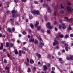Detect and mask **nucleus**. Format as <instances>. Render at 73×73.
Listing matches in <instances>:
<instances>
[{
  "instance_id": "1",
  "label": "nucleus",
  "mask_w": 73,
  "mask_h": 73,
  "mask_svg": "<svg viewBox=\"0 0 73 73\" xmlns=\"http://www.w3.org/2000/svg\"><path fill=\"white\" fill-rule=\"evenodd\" d=\"M43 7H46L48 8V11L49 13H50V12H51L52 11L51 9H50V8L48 7V5L44 3L43 4Z\"/></svg>"
},
{
  "instance_id": "2",
  "label": "nucleus",
  "mask_w": 73,
  "mask_h": 73,
  "mask_svg": "<svg viewBox=\"0 0 73 73\" xmlns=\"http://www.w3.org/2000/svg\"><path fill=\"white\" fill-rule=\"evenodd\" d=\"M31 12L34 15L35 14H36V15H40V12L38 10L31 11Z\"/></svg>"
},
{
  "instance_id": "3",
  "label": "nucleus",
  "mask_w": 73,
  "mask_h": 73,
  "mask_svg": "<svg viewBox=\"0 0 73 73\" xmlns=\"http://www.w3.org/2000/svg\"><path fill=\"white\" fill-rule=\"evenodd\" d=\"M46 27L49 29H52V28L53 27V26H50V23L49 22H48L47 23V25H46Z\"/></svg>"
},
{
  "instance_id": "4",
  "label": "nucleus",
  "mask_w": 73,
  "mask_h": 73,
  "mask_svg": "<svg viewBox=\"0 0 73 73\" xmlns=\"http://www.w3.org/2000/svg\"><path fill=\"white\" fill-rule=\"evenodd\" d=\"M67 11L69 13H72V8L69 6H67L66 7Z\"/></svg>"
},
{
  "instance_id": "5",
  "label": "nucleus",
  "mask_w": 73,
  "mask_h": 73,
  "mask_svg": "<svg viewBox=\"0 0 73 73\" xmlns=\"http://www.w3.org/2000/svg\"><path fill=\"white\" fill-rule=\"evenodd\" d=\"M22 53L23 54H25L26 52H25V51L24 50H23L22 51L21 50H19V56H21Z\"/></svg>"
},
{
  "instance_id": "6",
  "label": "nucleus",
  "mask_w": 73,
  "mask_h": 73,
  "mask_svg": "<svg viewBox=\"0 0 73 73\" xmlns=\"http://www.w3.org/2000/svg\"><path fill=\"white\" fill-rule=\"evenodd\" d=\"M57 9H54V12L53 13V15L54 16H56L57 15Z\"/></svg>"
},
{
  "instance_id": "7",
  "label": "nucleus",
  "mask_w": 73,
  "mask_h": 73,
  "mask_svg": "<svg viewBox=\"0 0 73 73\" xmlns=\"http://www.w3.org/2000/svg\"><path fill=\"white\" fill-rule=\"evenodd\" d=\"M44 45V43L42 42H40L39 45V48H41L42 47V46Z\"/></svg>"
},
{
  "instance_id": "8",
  "label": "nucleus",
  "mask_w": 73,
  "mask_h": 73,
  "mask_svg": "<svg viewBox=\"0 0 73 73\" xmlns=\"http://www.w3.org/2000/svg\"><path fill=\"white\" fill-rule=\"evenodd\" d=\"M64 7H65V5L64 4H62L60 6H59V8L60 9H61V8H64Z\"/></svg>"
},
{
  "instance_id": "9",
  "label": "nucleus",
  "mask_w": 73,
  "mask_h": 73,
  "mask_svg": "<svg viewBox=\"0 0 73 73\" xmlns=\"http://www.w3.org/2000/svg\"><path fill=\"white\" fill-rule=\"evenodd\" d=\"M43 67L44 68V70H45V71H46V70H48V67H47V66H43Z\"/></svg>"
},
{
  "instance_id": "10",
  "label": "nucleus",
  "mask_w": 73,
  "mask_h": 73,
  "mask_svg": "<svg viewBox=\"0 0 73 73\" xmlns=\"http://www.w3.org/2000/svg\"><path fill=\"white\" fill-rule=\"evenodd\" d=\"M58 44V42L57 40H55L54 42L53 43V45L54 46L55 45H56V44Z\"/></svg>"
},
{
  "instance_id": "11",
  "label": "nucleus",
  "mask_w": 73,
  "mask_h": 73,
  "mask_svg": "<svg viewBox=\"0 0 73 73\" xmlns=\"http://www.w3.org/2000/svg\"><path fill=\"white\" fill-rule=\"evenodd\" d=\"M3 43H1L0 46V50H3Z\"/></svg>"
},
{
  "instance_id": "12",
  "label": "nucleus",
  "mask_w": 73,
  "mask_h": 73,
  "mask_svg": "<svg viewBox=\"0 0 73 73\" xmlns=\"http://www.w3.org/2000/svg\"><path fill=\"white\" fill-rule=\"evenodd\" d=\"M39 24V22L38 21H36V23L35 24V27H37V25Z\"/></svg>"
},
{
  "instance_id": "13",
  "label": "nucleus",
  "mask_w": 73,
  "mask_h": 73,
  "mask_svg": "<svg viewBox=\"0 0 73 73\" xmlns=\"http://www.w3.org/2000/svg\"><path fill=\"white\" fill-rule=\"evenodd\" d=\"M34 39H32V38H30L29 40V41L30 42H34Z\"/></svg>"
},
{
  "instance_id": "14",
  "label": "nucleus",
  "mask_w": 73,
  "mask_h": 73,
  "mask_svg": "<svg viewBox=\"0 0 73 73\" xmlns=\"http://www.w3.org/2000/svg\"><path fill=\"white\" fill-rule=\"evenodd\" d=\"M14 51H15V54H17L18 53H19V52L17 51V49H15Z\"/></svg>"
},
{
  "instance_id": "15",
  "label": "nucleus",
  "mask_w": 73,
  "mask_h": 73,
  "mask_svg": "<svg viewBox=\"0 0 73 73\" xmlns=\"http://www.w3.org/2000/svg\"><path fill=\"white\" fill-rule=\"evenodd\" d=\"M30 62L31 64H33L34 63V61L31 59L30 60Z\"/></svg>"
},
{
  "instance_id": "16",
  "label": "nucleus",
  "mask_w": 73,
  "mask_h": 73,
  "mask_svg": "<svg viewBox=\"0 0 73 73\" xmlns=\"http://www.w3.org/2000/svg\"><path fill=\"white\" fill-rule=\"evenodd\" d=\"M36 54L37 56H38V58H40L41 57V55H40V54H38V53H36Z\"/></svg>"
},
{
  "instance_id": "17",
  "label": "nucleus",
  "mask_w": 73,
  "mask_h": 73,
  "mask_svg": "<svg viewBox=\"0 0 73 73\" xmlns=\"http://www.w3.org/2000/svg\"><path fill=\"white\" fill-rule=\"evenodd\" d=\"M30 26L32 29H33L34 28V26H33V25L31 23L30 24Z\"/></svg>"
},
{
  "instance_id": "18",
  "label": "nucleus",
  "mask_w": 73,
  "mask_h": 73,
  "mask_svg": "<svg viewBox=\"0 0 73 73\" xmlns=\"http://www.w3.org/2000/svg\"><path fill=\"white\" fill-rule=\"evenodd\" d=\"M37 30L38 31H40V29H41V26H37Z\"/></svg>"
},
{
  "instance_id": "19",
  "label": "nucleus",
  "mask_w": 73,
  "mask_h": 73,
  "mask_svg": "<svg viewBox=\"0 0 73 73\" xmlns=\"http://www.w3.org/2000/svg\"><path fill=\"white\" fill-rule=\"evenodd\" d=\"M29 18L31 20L33 18V17L31 14H29Z\"/></svg>"
},
{
  "instance_id": "20",
  "label": "nucleus",
  "mask_w": 73,
  "mask_h": 73,
  "mask_svg": "<svg viewBox=\"0 0 73 73\" xmlns=\"http://www.w3.org/2000/svg\"><path fill=\"white\" fill-rule=\"evenodd\" d=\"M9 42H7L6 43V47L7 48H8V46H9Z\"/></svg>"
},
{
  "instance_id": "21",
  "label": "nucleus",
  "mask_w": 73,
  "mask_h": 73,
  "mask_svg": "<svg viewBox=\"0 0 73 73\" xmlns=\"http://www.w3.org/2000/svg\"><path fill=\"white\" fill-rule=\"evenodd\" d=\"M67 5H71V3H70V2L69 1H67Z\"/></svg>"
},
{
  "instance_id": "22",
  "label": "nucleus",
  "mask_w": 73,
  "mask_h": 73,
  "mask_svg": "<svg viewBox=\"0 0 73 73\" xmlns=\"http://www.w3.org/2000/svg\"><path fill=\"white\" fill-rule=\"evenodd\" d=\"M59 37L60 38H63L64 37V35L62 34H60L59 35Z\"/></svg>"
},
{
  "instance_id": "23",
  "label": "nucleus",
  "mask_w": 73,
  "mask_h": 73,
  "mask_svg": "<svg viewBox=\"0 0 73 73\" xmlns=\"http://www.w3.org/2000/svg\"><path fill=\"white\" fill-rule=\"evenodd\" d=\"M34 43L35 44H37L38 43V41L36 39L34 41Z\"/></svg>"
},
{
  "instance_id": "24",
  "label": "nucleus",
  "mask_w": 73,
  "mask_h": 73,
  "mask_svg": "<svg viewBox=\"0 0 73 73\" xmlns=\"http://www.w3.org/2000/svg\"><path fill=\"white\" fill-rule=\"evenodd\" d=\"M70 60H73V56L70 55Z\"/></svg>"
},
{
  "instance_id": "25",
  "label": "nucleus",
  "mask_w": 73,
  "mask_h": 73,
  "mask_svg": "<svg viewBox=\"0 0 73 73\" xmlns=\"http://www.w3.org/2000/svg\"><path fill=\"white\" fill-rule=\"evenodd\" d=\"M31 68H28L27 72L28 73H29V72H31Z\"/></svg>"
},
{
  "instance_id": "26",
  "label": "nucleus",
  "mask_w": 73,
  "mask_h": 73,
  "mask_svg": "<svg viewBox=\"0 0 73 73\" xmlns=\"http://www.w3.org/2000/svg\"><path fill=\"white\" fill-rule=\"evenodd\" d=\"M64 46H65V47H68L69 46L68 44L65 43H64Z\"/></svg>"
},
{
  "instance_id": "27",
  "label": "nucleus",
  "mask_w": 73,
  "mask_h": 73,
  "mask_svg": "<svg viewBox=\"0 0 73 73\" xmlns=\"http://www.w3.org/2000/svg\"><path fill=\"white\" fill-rule=\"evenodd\" d=\"M8 31L9 33L11 32L12 31H11V28H8Z\"/></svg>"
},
{
  "instance_id": "28",
  "label": "nucleus",
  "mask_w": 73,
  "mask_h": 73,
  "mask_svg": "<svg viewBox=\"0 0 73 73\" xmlns=\"http://www.w3.org/2000/svg\"><path fill=\"white\" fill-rule=\"evenodd\" d=\"M25 63L26 65H27V66H28V65H29V62H25Z\"/></svg>"
},
{
  "instance_id": "29",
  "label": "nucleus",
  "mask_w": 73,
  "mask_h": 73,
  "mask_svg": "<svg viewBox=\"0 0 73 73\" xmlns=\"http://www.w3.org/2000/svg\"><path fill=\"white\" fill-rule=\"evenodd\" d=\"M11 29L12 32H15V27H13Z\"/></svg>"
},
{
  "instance_id": "30",
  "label": "nucleus",
  "mask_w": 73,
  "mask_h": 73,
  "mask_svg": "<svg viewBox=\"0 0 73 73\" xmlns=\"http://www.w3.org/2000/svg\"><path fill=\"white\" fill-rule=\"evenodd\" d=\"M67 21H73V19H69L67 20Z\"/></svg>"
},
{
  "instance_id": "31",
  "label": "nucleus",
  "mask_w": 73,
  "mask_h": 73,
  "mask_svg": "<svg viewBox=\"0 0 73 73\" xmlns=\"http://www.w3.org/2000/svg\"><path fill=\"white\" fill-rule=\"evenodd\" d=\"M59 60V61H60V62H61V61H62V58H58Z\"/></svg>"
},
{
  "instance_id": "32",
  "label": "nucleus",
  "mask_w": 73,
  "mask_h": 73,
  "mask_svg": "<svg viewBox=\"0 0 73 73\" xmlns=\"http://www.w3.org/2000/svg\"><path fill=\"white\" fill-rule=\"evenodd\" d=\"M66 59L67 60H68V61H69V60H70V58L69 56H68L66 57Z\"/></svg>"
},
{
  "instance_id": "33",
  "label": "nucleus",
  "mask_w": 73,
  "mask_h": 73,
  "mask_svg": "<svg viewBox=\"0 0 73 73\" xmlns=\"http://www.w3.org/2000/svg\"><path fill=\"white\" fill-rule=\"evenodd\" d=\"M5 69H6V70H9V67H8L6 66L5 68Z\"/></svg>"
},
{
  "instance_id": "34",
  "label": "nucleus",
  "mask_w": 73,
  "mask_h": 73,
  "mask_svg": "<svg viewBox=\"0 0 73 73\" xmlns=\"http://www.w3.org/2000/svg\"><path fill=\"white\" fill-rule=\"evenodd\" d=\"M65 49L67 52L69 51V50H68V47H65Z\"/></svg>"
},
{
  "instance_id": "35",
  "label": "nucleus",
  "mask_w": 73,
  "mask_h": 73,
  "mask_svg": "<svg viewBox=\"0 0 73 73\" xmlns=\"http://www.w3.org/2000/svg\"><path fill=\"white\" fill-rule=\"evenodd\" d=\"M62 29H65V28H66V26L63 25L62 26Z\"/></svg>"
},
{
  "instance_id": "36",
  "label": "nucleus",
  "mask_w": 73,
  "mask_h": 73,
  "mask_svg": "<svg viewBox=\"0 0 73 73\" xmlns=\"http://www.w3.org/2000/svg\"><path fill=\"white\" fill-rule=\"evenodd\" d=\"M47 32L48 34H49L50 33V31L49 30H48L47 31Z\"/></svg>"
},
{
  "instance_id": "37",
  "label": "nucleus",
  "mask_w": 73,
  "mask_h": 73,
  "mask_svg": "<svg viewBox=\"0 0 73 73\" xmlns=\"http://www.w3.org/2000/svg\"><path fill=\"white\" fill-rule=\"evenodd\" d=\"M44 19L45 20H46H46H47V19H48V17H47V16L46 15H45L44 16Z\"/></svg>"
},
{
  "instance_id": "38",
  "label": "nucleus",
  "mask_w": 73,
  "mask_h": 73,
  "mask_svg": "<svg viewBox=\"0 0 73 73\" xmlns=\"http://www.w3.org/2000/svg\"><path fill=\"white\" fill-rule=\"evenodd\" d=\"M12 13H16V11H15V10H13L11 11Z\"/></svg>"
},
{
  "instance_id": "39",
  "label": "nucleus",
  "mask_w": 73,
  "mask_h": 73,
  "mask_svg": "<svg viewBox=\"0 0 73 73\" xmlns=\"http://www.w3.org/2000/svg\"><path fill=\"white\" fill-rule=\"evenodd\" d=\"M68 37V35H66L64 36L65 38H67Z\"/></svg>"
},
{
  "instance_id": "40",
  "label": "nucleus",
  "mask_w": 73,
  "mask_h": 73,
  "mask_svg": "<svg viewBox=\"0 0 73 73\" xmlns=\"http://www.w3.org/2000/svg\"><path fill=\"white\" fill-rule=\"evenodd\" d=\"M16 40L15 39L13 38L11 39V41H13V42H15V41Z\"/></svg>"
},
{
  "instance_id": "41",
  "label": "nucleus",
  "mask_w": 73,
  "mask_h": 73,
  "mask_svg": "<svg viewBox=\"0 0 73 73\" xmlns=\"http://www.w3.org/2000/svg\"><path fill=\"white\" fill-rule=\"evenodd\" d=\"M36 67H35L33 68V71H35V70H36Z\"/></svg>"
},
{
  "instance_id": "42",
  "label": "nucleus",
  "mask_w": 73,
  "mask_h": 73,
  "mask_svg": "<svg viewBox=\"0 0 73 73\" xmlns=\"http://www.w3.org/2000/svg\"><path fill=\"white\" fill-rule=\"evenodd\" d=\"M68 29L69 31H71V30H72V27H71L69 26L68 27Z\"/></svg>"
},
{
  "instance_id": "43",
  "label": "nucleus",
  "mask_w": 73,
  "mask_h": 73,
  "mask_svg": "<svg viewBox=\"0 0 73 73\" xmlns=\"http://www.w3.org/2000/svg\"><path fill=\"white\" fill-rule=\"evenodd\" d=\"M23 35H25L26 34V32L25 31H23L22 32Z\"/></svg>"
},
{
  "instance_id": "44",
  "label": "nucleus",
  "mask_w": 73,
  "mask_h": 73,
  "mask_svg": "<svg viewBox=\"0 0 73 73\" xmlns=\"http://www.w3.org/2000/svg\"><path fill=\"white\" fill-rule=\"evenodd\" d=\"M64 11L62 10L60 11V13L61 14H62H62H64Z\"/></svg>"
},
{
  "instance_id": "45",
  "label": "nucleus",
  "mask_w": 73,
  "mask_h": 73,
  "mask_svg": "<svg viewBox=\"0 0 73 73\" xmlns=\"http://www.w3.org/2000/svg\"><path fill=\"white\" fill-rule=\"evenodd\" d=\"M40 31H41V32H42V33H44V31L43 29H41L40 30Z\"/></svg>"
},
{
  "instance_id": "46",
  "label": "nucleus",
  "mask_w": 73,
  "mask_h": 73,
  "mask_svg": "<svg viewBox=\"0 0 73 73\" xmlns=\"http://www.w3.org/2000/svg\"><path fill=\"white\" fill-rule=\"evenodd\" d=\"M57 24V21H55L54 22V25H56V24Z\"/></svg>"
},
{
  "instance_id": "47",
  "label": "nucleus",
  "mask_w": 73,
  "mask_h": 73,
  "mask_svg": "<svg viewBox=\"0 0 73 73\" xmlns=\"http://www.w3.org/2000/svg\"><path fill=\"white\" fill-rule=\"evenodd\" d=\"M34 3L35 4H38V2L37 1H35Z\"/></svg>"
},
{
  "instance_id": "48",
  "label": "nucleus",
  "mask_w": 73,
  "mask_h": 73,
  "mask_svg": "<svg viewBox=\"0 0 73 73\" xmlns=\"http://www.w3.org/2000/svg\"><path fill=\"white\" fill-rule=\"evenodd\" d=\"M55 69V68H54V67H52V70L53 71V70H54Z\"/></svg>"
},
{
  "instance_id": "49",
  "label": "nucleus",
  "mask_w": 73,
  "mask_h": 73,
  "mask_svg": "<svg viewBox=\"0 0 73 73\" xmlns=\"http://www.w3.org/2000/svg\"><path fill=\"white\" fill-rule=\"evenodd\" d=\"M16 15H15V14H14L12 15V16L13 18L15 17H16Z\"/></svg>"
},
{
  "instance_id": "50",
  "label": "nucleus",
  "mask_w": 73,
  "mask_h": 73,
  "mask_svg": "<svg viewBox=\"0 0 73 73\" xmlns=\"http://www.w3.org/2000/svg\"><path fill=\"white\" fill-rule=\"evenodd\" d=\"M61 43H62V44H64L65 41H62L61 42Z\"/></svg>"
},
{
  "instance_id": "51",
  "label": "nucleus",
  "mask_w": 73,
  "mask_h": 73,
  "mask_svg": "<svg viewBox=\"0 0 73 73\" xmlns=\"http://www.w3.org/2000/svg\"><path fill=\"white\" fill-rule=\"evenodd\" d=\"M11 47H13V46H14V45L12 43H11Z\"/></svg>"
},
{
  "instance_id": "52",
  "label": "nucleus",
  "mask_w": 73,
  "mask_h": 73,
  "mask_svg": "<svg viewBox=\"0 0 73 73\" xmlns=\"http://www.w3.org/2000/svg\"><path fill=\"white\" fill-rule=\"evenodd\" d=\"M4 63H7V61L6 60H4Z\"/></svg>"
},
{
  "instance_id": "53",
  "label": "nucleus",
  "mask_w": 73,
  "mask_h": 73,
  "mask_svg": "<svg viewBox=\"0 0 73 73\" xmlns=\"http://www.w3.org/2000/svg\"><path fill=\"white\" fill-rule=\"evenodd\" d=\"M59 29H61L62 28V26L61 25H59Z\"/></svg>"
},
{
  "instance_id": "54",
  "label": "nucleus",
  "mask_w": 73,
  "mask_h": 73,
  "mask_svg": "<svg viewBox=\"0 0 73 73\" xmlns=\"http://www.w3.org/2000/svg\"><path fill=\"white\" fill-rule=\"evenodd\" d=\"M70 37H73V34H70Z\"/></svg>"
},
{
  "instance_id": "55",
  "label": "nucleus",
  "mask_w": 73,
  "mask_h": 73,
  "mask_svg": "<svg viewBox=\"0 0 73 73\" xmlns=\"http://www.w3.org/2000/svg\"><path fill=\"white\" fill-rule=\"evenodd\" d=\"M58 55L59 56H60L61 55V53L60 52H59L58 54Z\"/></svg>"
},
{
  "instance_id": "56",
  "label": "nucleus",
  "mask_w": 73,
  "mask_h": 73,
  "mask_svg": "<svg viewBox=\"0 0 73 73\" xmlns=\"http://www.w3.org/2000/svg\"><path fill=\"white\" fill-rule=\"evenodd\" d=\"M56 38L58 39H59V38H60V36H59V35H57L56 36Z\"/></svg>"
},
{
  "instance_id": "57",
  "label": "nucleus",
  "mask_w": 73,
  "mask_h": 73,
  "mask_svg": "<svg viewBox=\"0 0 73 73\" xmlns=\"http://www.w3.org/2000/svg\"><path fill=\"white\" fill-rule=\"evenodd\" d=\"M27 0H22V1L23 2H26Z\"/></svg>"
},
{
  "instance_id": "58",
  "label": "nucleus",
  "mask_w": 73,
  "mask_h": 73,
  "mask_svg": "<svg viewBox=\"0 0 73 73\" xmlns=\"http://www.w3.org/2000/svg\"><path fill=\"white\" fill-rule=\"evenodd\" d=\"M5 51H7V50L5 49H3V52H5Z\"/></svg>"
},
{
  "instance_id": "59",
  "label": "nucleus",
  "mask_w": 73,
  "mask_h": 73,
  "mask_svg": "<svg viewBox=\"0 0 73 73\" xmlns=\"http://www.w3.org/2000/svg\"><path fill=\"white\" fill-rule=\"evenodd\" d=\"M28 31H29V33H31V32H32V31H31V30L30 29H29Z\"/></svg>"
},
{
  "instance_id": "60",
  "label": "nucleus",
  "mask_w": 73,
  "mask_h": 73,
  "mask_svg": "<svg viewBox=\"0 0 73 73\" xmlns=\"http://www.w3.org/2000/svg\"><path fill=\"white\" fill-rule=\"evenodd\" d=\"M10 21H13V19H10Z\"/></svg>"
},
{
  "instance_id": "61",
  "label": "nucleus",
  "mask_w": 73,
  "mask_h": 73,
  "mask_svg": "<svg viewBox=\"0 0 73 73\" xmlns=\"http://www.w3.org/2000/svg\"><path fill=\"white\" fill-rule=\"evenodd\" d=\"M27 61L28 62H29V58H27Z\"/></svg>"
},
{
  "instance_id": "62",
  "label": "nucleus",
  "mask_w": 73,
  "mask_h": 73,
  "mask_svg": "<svg viewBox=\"0 0 73 73\" xmlns=\"http://www.w3.org/2000/svg\"><path fill=\"white\" fill-rule=\"evenodd\" d=\"M15 3H17L18 2V0H14Z\"/></svg>"
},
{
  "instance_id": "63",
  "label": "nucleus",
  "mask_w": 73,
  "mask_h": 73,
  "mask_svg": "<svg viewBox=\"0 0 73 73\" xmlns=\"http://www.w3.org/2000/svg\"><path fill=\"white\" fill-rule=\"evenodd\" d=\"M47 66H50V64H48Z\"/></svg>"
},
{
  "instance_id": "64",
  "label": "nucleus",
  "mask_w": 73,
  "mask_h": 73,
  "mask_svg": "<svg viewBox=\"0 0 73 73\" xmlns=\"http://www.w3.org/2000/svg\"><path fill=\"white\" fill-rule=\"evenodd\" d=\"M27 42H24L23 43V45H25V44L26 43H27Z\"/></svg>"
}]
</instances>
